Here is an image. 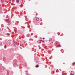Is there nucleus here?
Here are the masks:
<instances>
[{
    "label": "nucleus",
    "mask_w": 75,
    "mask_h": 75,
    "mask_svg": "<svg viewBox=\"0 0 75 75\" xmlns=\"http://www.w3.org/2000/svg\"><path fill=\"white\" fill-rule=\"evenodd\" d=\"M6 22H7V23H10V20L8 19L7 20H6Z\"/></svg>",
    "instance_id": "1"
},
{
    "label": "nucleus",
    "mask_w": 75,
    "mask_h": 75,
    "mask_svg": "<svg viewBox=\"0 0 75 75\" xmlns=\"http://www.w3.org/2000/svg\"><path fill=\"white\" fill-rule=\"evenodd\" d=\"M13 65L14 67H17V66H18V65H17V64L16 63H14Z\"/></svg>",
    "instance_id": "2"
},
{
    "label": "nucleus",
    "mask_w": 75,
    "mask_h": 75,
    "mask_svg": "<svg viewBox=\"0 0 75 75\" xmlns=\"http://www.w3.org/2000/svg\"><path fill=\"white\" fill-rule=\"evenodd\" d=\"M36 20L37 21H39L40 19L36 17Z\"/></svg>",
    "instance_id": "3"
},
{
    "label": "nucleus",
    "mask_w": 75,
    "mask_h": 75,
    "mask_svg": "<svg viewBox=\"0 0 75 75\" xmlns=\"http://www.w3.org/2000/svg\"><path fill=\"white\" fill-rule=\"evenodd\" d=\"M16 2L17 3H19V0H17L16 1Z\"/></svg>",
    "instance_id": "4"
},
{
    "label": "nucleus",
    "mask_w": 75,
    "mask_h": 75,
    "mask_svg": "<svg viewBox=\"0 0 75 75\" xmlns=\"http://www.w3.org/2000/svg\"><path fill=\"white\" fill-rule=\"evenodd\" d=\"M61 47V45H59L58 46H57V47Z\"/></svg>",
    "instance_id": "5"
},
{
    "label": "nucleus",
    "mask_w": 75,
    "mask_h": 75,
    "mask_svg": "<svg viewBox=\"0 0 75 75\" xmlns=\"http://www.w3.org/2000/svg\"><path fill=\"white\" fill-rule=\"evenodd\" d=\"M36 68H37V67H39V66L38 65H37L36 66Z\"/></svg>",
    "instance_id": "6"
},
{
    "label": "nucleus",
    "mask_w": 75,
    "mask_h": 75,
    "mask_svg": "<svg viewBox=\"0 0 75 75\" xmlns=\"http://www.w3.org/2000/svg\"><path fill=\"white\" fill-rule=\"evenodd\" d=\"M75 64V63L74 62L72 64V65H74V64Z\"/></svg>",
    "instance_id": "7"
},
{
    "label": "nucleus",
    "mask_w": 75,
    "mask_h": 75,
    "mask_svg": "<svg viewBox=\"0 0 75 75\" xmlns=\"http://www.w3.org/2000/svg\"><path fill=\"white\" fill-rule=\"evenodd\" d=\"M1 45H2V43H0V46H1Z\"/></svg>",
    "instance_id": "8"
},
{
    "label": "nucleus",
    "mask_w": 75,
    "mask_h": 75,
    "mask_svg": "<svg viewBox=\"0 0 75 75\" xmlns=\"http://www.w3.org/2000/svg\"><path fill=\"white\" fill-rule=\"evenodd\" d=\"M4 1V0H1V1L2 2H3V1Z\"/></svg>",
    "instance_id": "9"
},
{
    "label": "nucleus",
    "mask_w": 75,
    "mask_h": 75,
    "mask_svg": "<svg viewBox=\"0 0 75 75\" xmlns=\"http://www.w3.org/2000/svg\"><path fill=\"white\" fill-rule=\"evenodd\" d=\"M26 72H28V71H25Z\"/></svg>",
    "instance_id": "10"
},
{
    "label": "nucleus",
    "mask_w": 75,
    "mask_h": 75,
    "mask_svg": "<svg viewBox=\"0 0 75 75\" xmlns=\"http://www.w3.org/2000/svg\"><path fill=\"white\" fill-rule=\"evenodd\" d=\"M71 75H74V74H72L71 73Z\"/></svg>",
    "instance_id": "11"
},
{
    "label": "nucleus",
    "mask_w": 75,
    "mask_h": 75,
    "mask_svg": "<svg viewBox=\"0 0 75 75\" xmlns=\"http://www.w3.org/2000/svg\"><path fill=\"white\" fill-rule=\"evenodd\" d=\"M43 39H45V38H43Z\"/></svg>",
    "instance_id": "12"
},
{
    "label": "nucleus",
    "mask_w": 75,
    "mask_h": 75,
    "mask_svg": "<svg viewBox=\"0 0 75 75\" xmlns=\"http://www.w3.org/2000/svg\"><path fill=\"white\" fill-rule=\"evenodd\" d=\"M42 41H43V42H44V40H43Z\"/></svg>",
    "instance_id": "13"
},
{
    "label": "nucleus",
    "mask_w": 75,
    "mask_h": 75,
    "mask_svg": "<svg viewBox=\"0 0 75 75\" xmlns=\"http://www.w3.org/2000/svg\"><path fill=\"white\" fill-rule=\"evenodd\" d=\"M42 41V40H40V41Z\"/></svg>",
    "instance_id": "14"
},
{
    "label": "nucleus",
    "mask_w": 75,
    "mask_h": 75,
    "mask_svg": "<svg viewBox=\"0 0 75 75\" xmlns=\"http://www.w3.org/2000/svg\"><path fill=\"white\" fill-rule=\"evenodd\" d=\"M62 75H64V74H62Z\"/></svg>",
    "instance_id": "15"
},
{
    "label": "nucleus",
    "mask_w": 75,
    "mask_h": 75,
    "mask_svg": "<svg viewBox=\"0 0 75 75\" xmlns=\"http://www.w3.org/2000/svg\"><path fill=\"white\" fill-rule=\"evenodd\" d=\"M52 43H53V42H52Z\"/></svg>",
    "instance_id": "16"
},
{
    "label": "nucleus",
    "mask_w": 75,
    "mask_h": 75,
    "mask_svg": "<svg viewBox=\"0 0 75 75\" xmlns=\"http://www.w3.org/2000/svg\"><path fill=\"white\" fill-rule=\"evenodd\" d=\"M72 72V71H71V72Z\"/></svg>",
    "instance_id": "17"
}]
</instances>
